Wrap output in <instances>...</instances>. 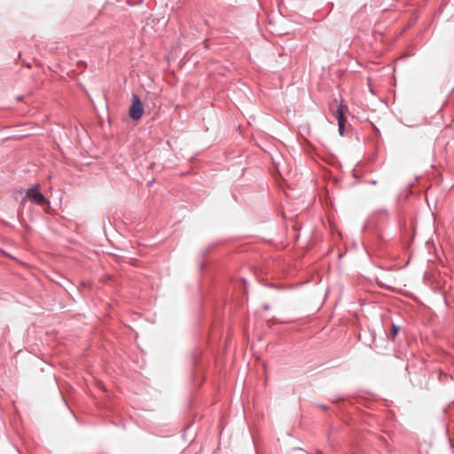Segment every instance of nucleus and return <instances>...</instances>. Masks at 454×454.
<instances>
[{
  "label": "nucleus",
  "mask_w": 454,
  "mask_h": 454,
  "mask_svg": "<svg viewBox=\"0 0 454 454\" xmlns=\"http://www.w3.org/2000/svg\"><path fill=\"white\" fill-rule=\"evenodd\" d=\"M347 120H337L338 121V130L340 136L344 135L345 132V123Z\"/></svg>",
  "instance_id": "obj_5"
},
{
  "label": "nucleus",
  "mask_w": 454,
  "mask_h": 454,
  "mask_svg": "<svg viewBox=\"0 0 454 454\" xmlns=\"http://www.w3.org/2000/svg\"><path fill=\"white\" fill-rule=\"evenodd\" d=\"M348 108L346 105L340 104L336 112L337 120H346L345 113L348 112Z\"/></svg>",
  "instance_id": "obj_3"
},
{
  "label": "nucleus",
  "mask_w": 454,
  "mask_h": 454,
  "mask_svg": "<svg viewBox=\"0 0 454 454\" xmlns=\"http://www.w3.org/2000/svg\"><path fill=\"white\" fill-rule=\"evenodd\" d=\"M263 309H270V306H269V305H267V304H265V305H263Z\"/></svg>",
  "instance_id": "obj_8"
},
{
  "label": "nucleus",
  "mask_w": 454,
  "mask_h": 454,
  "mask_svg": "<svg viewBox=\"0 0 454 454\" xmlns=\"http://www.w3.org/2000/svg\"><path fill=\"white\" fill-rule=\"evenodd\" d=\"M318 407H320V408H321V409H323V410H327V408H328V407H327L326 405H325V404H318Z\"/></svg>",
  "instance_id": "obj_6"
},
{
  "label": "nucleus",
  "mask_w": 454,
  "mask_h": 454,
  "mask_svg": "<svg viewBox=\"0 0 454 454\" xmlns=\"http://www.w3.org/2000/svg\"><path fill=\"white\" fill-rule=\"evenodd\" d=\"M376 183L377 182L375 180L369 181V184H376Z\"/></svg>",
  "instance_id": "obj_7"
},
{
  "label": "nucleus",
  "mask_w": 454,
  "mask_h": 454,
  "mask_svg": "<svg viewBox=\"0 0 454 454\" xmlns=\"http://www.w3.org/2000/svg\"><path fill=\"white\" fill-rule=\"evenodd\" d=\"M399 331H400V326L396 325L395 324H392L390 331H389L388 338L391 339L392 340H395Z\"/></svg>",
  "instance_id": "obj_4"
},
{
  "label": "nucleus",
  "mask_w": 454,
  "mask_h": 454,
  "mask_svg": "<svg viewBox=\"0 0 454 454\" xmlns=\"http://www.w3.org/2000/svg\"><path fill=\"white\" fill-rule=\"evenodd\" d=\"M26 197L29 198L35 204L39 206H50V200L39 192L38 185L34 184L27 190Z\"/></svg>",
  "instance_id": "obj_1"
},
{
  "label": "nucleus",
  "mask_w": 454,
  "mask_h": 454,
  "mask_svg": "<svg viewBox=\"0 0 454 454\" xmlns=\"http://www.w3.org/2000/svg\"><path fill=\"white\" fill-rule=\"evenodd\" d=\"M129 113V117L134 121L139 120L144 114V106L139 97L136 94L132 95V101Z\"/></svg>",
  "instance_id": "obj_2"
}]
</instances>
